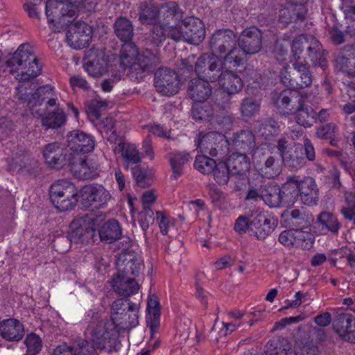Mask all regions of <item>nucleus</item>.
I'll use <instances>...</instances> for the list:
<instances>
[{"label":"nucleus","mask_w":355,"mask_h":355,"mask_svg":"<svg viewBox=\"0 0 355 355\" xmlns=\"http://www.w3.org/2000/svg\"><path fill=\"white\" fill-rule=\"evenodd\" d=\"M52 355H98L88 340H82L72 346L66 344L56 347Z\"/></svg>","instance_id":"a878e982"},{"label":"nucleus","mask_w":355,"mask_h":355,"mask_svg":"<svg viewBox=\"0 0 355 355\" xmlns=\"http://www.w3.org/2000/svg\"><path fill=\"white\" fill-rule=\"evenodd\" d=\"M191 157L186 152H175L171 155L170 164L173 170L171 178L177 179L182 174L183 166L190 162Z\"/></svg>","instance_id":"49530a36"},{"label":"nucleus","mask_w":355,"mask_h":355,"mask_svg":"<svg viewBox=\"0 0 355 355\" xmlns=\"http://www.w3.org/2000/svg\"><path fill=\"white\" fill-rule=\"evenodd\" d=\"M159 62V58L151 51L146 50L143 53L139 54L136 60L137 73L150 71L156 67Z\"/></svg>","instance_id":"37998d69"},{"label":"nucleus","mask_w":355,"mask_h":355,"mask_svg":"<svg viewBox=\"0 0 355 355\" xmlns=\"http://www.w3.org/2000/svg\"><path fill=\"white\" fill-rule=\"evenodd\" d=\"M107 107V103L99 99H93L87 107V113L89 117L97 119L100 117L101 112Z\"/></svg>","instance_id":"bf43d9fd"},{"label":"nucleus","mask_w":355,"mask_h":355,"mask_svg":"<svg viewBox=\"0 0 355 355\" xmlns=\"http://www.w3.org/2000/svg\"><path fill=\"white\" fill-rule=\"evenodd\" d=\"M115 326L114 322L107 318H94L89 322L85 336L95 349L112 352L116 347Z\"/></svg>","instance_id":"39448f33"},{"label":"nucleus","mask_w":355,"mask_h":355,"mask_svg":"<svg viewBox=\"0 0 355 355\" xmlns=\"http://www.w3.org/2000/svg\"><path fill=\"white\" fill-rule=\"evenodd\" d=\"M183 13L180 10L177 3L170 1L157 10V21L159 24L168 26V31L171 26H179L182 21Z\"/></svg>","instance_id":"6ab92c4d"},{"label":"nucleus","mask_w":355,"mask_h":355,"mask_svg":"<svg viewBox=\"0 0 355 355\" xmlns=\"http://www.w3.org/2000/svg\"><path fill=\"white\" fill-rule=\"evenodd\" d=\"M286 215L290 216L291 219L293 220L291 221L292 225L298 227L300 230L309 227L312 221L311 216L305 215L296 209L287 211Z\"/></svg>","instance_id":"3c124183"},{"label":"nucleus","mask_w":355,"mask_h":355,"mask_svg":"<svg viewBox=\"0 0 355 355\" xmlns=\"http://www.w3.org/2000/svg\"><path fill=\"white\" fill-rule=\"evenodd\" d=\"M293 67L298 74V79L295 80L294 89L309 87L312 83L313 77L306 60L293 61Z\"/></svg>","instance_id":"72a5a7b5"},{"label":"nucleus","mask_w":355,"mask_h":355,"mask_svg":"<svg viewBox=\"0 0 355 355\" xmlns=\"http://www.w3.org/2000/svg\"><path fill=\"white\" fill-rule=\"evenodd\" d=\"M114 31L124 43L130 42L133 35V26L129 19L120 17L115 22Z\"/></svg>","instance_id":"c03bdc74"},{"label":"nucleus","mask_w":355,"mask_h":355,"mask_svg":"<svg viewBox=\"0 0 355 355\" xmlns=\"http://www.w3.org/2000/svg\"><path fill=\"white\" fill-rule=\"evenodd\" d=\"M83 66L89 76L99 77L107 71V58L103 51L90 50L85 58Z\"/></svg>","instance_id":"a211bd4d"},{"label":"nucleus","mask_w":355,"mask_h":355,"mask_svg":"<svg viewBox=\"0 0 355 355\" xmlns=\"http://www.w3.org/2000/svg\"><path fill=\"white\" fill-rule=\"evenodd\" d=\"M293 61L305 60L306 56L314 65L324 67L323 51L319 41L311 35H300L291 45Z\"/></svg>","instance_id":"0eeeda50"},{"label":"nucleus","mask_w":355,"mask_h":355,"mask_svg":"<svg viewBox=\"0 0 355 355\" xmlns=\"http://www.w3.org/2000/svg\"><path fill=\"white\" fill-rule=\"evenodd\" d=\"M232 175L245 174L250 168V162L245 155L233 153L225 162Z\"/></svg>","instance_id":"e433bc0d"},{"label":"nucleus","mask_w":355,"mask_h":355,"mask_svg":"<svg viewBox=\"0 0 355 355\" xmlns=\"http://www.w3.org/2000/svg\"><path fill=\"white\" fill-rule=\"evenodd\" d=\"M139 19L142 24L157 22V9L151 0H141L139 6Z\"/></svg>","instance_id":"ea45409f"},{"label":"nucleus","mask_w":355,"mask_h":355,"mask_svg":"<svg viewBox=\"0 0 355 355\" xmlns=\"http://www.w3.org/2000/svg\"><path fill=\"white\" fill-rule=\"evenodd\" d=\"M282 161L284 162L286 166L291 168L293 170H297L303 167L305 164V159L303 157L299 156L297 154L284 155Z\"/></svg>","instance_id":"052dcab7"},{"label":"nucleus","mask_w":355,"mask_h":355,"mask_svg":"<svg viewBox=\"0 0 355 355\" xmlns=\"http://www.w3.org/2000/svg\"><path fill=\"white\" fill-rule=\"evenodd\" d=\"M112 286L120 295L129 296L139 290V284L135 279L130 276L115 275L112 280Z\"/></svg>","instance_id":"7c9ffc66"},{"label":"nucleus","mask_w":355,"mask_h":355,"mask_svg":"<svg viewBox=\"0 0 355 355\" xmlns=\"http://www.w3.org/2000/svg\"><path fill=\"white\" fill-rule=\"evenodd\" d=\"M334 329L344 340L355 343V320L351 315H338L334 322Z\"/></svg>","instance_id":"b1692460"},{"label":"nucleus","mask_w":355,"mask_h":355,"mask_svg":"<svg viewBox=\"0 0 355 355\" xmlns=\"http://www.w3.org/2000/svg\"><path fill=\"white\" fill-rule=\"evenodd\" d=\"M273 218L266 211H255L240 216L234 224V230L239 234L248 232L259 240L265 239L274 230Z\"/></svg>","instance_id":"20e7f679"},{"label":"nucleus","mask_w":355,"mask_h":355,"mask_svg":"<svg viewBox=\"0 0 355 355\" xmlns=\"http://www.w3.org/2000/svg\"><path fill=\"white\" fill-rule=\"evenodd\" d=\"M53 89L52 87L49 86H44L41 87L39 89H37L36 92H35L31 98L28 100V105L30 107L31 110H32L35 106L37 105H40L43 99L40 100V96L42 94H44L46 93H48L49 94H51V96H53ZM47 105L49 106L53 107L56 105V99L50 97L49 101H47Z\"/></svg>","instance_id":"de8ad7c7"},{"label":"nucleus","mask_w":355,"mask_h":355,"mask_svg":"<svg viewBox=\"0 0 355 355\" xmlns=\"http://www.w3.org/2000/svg\"><path fill=\"white\" fill-rule=\"evenodd\" d=\"M234 146L245 152H252L255 147V138L252 132L242 130L233 139Z\"/></svg>","instance_id":"a18cd8bd"},{"label":"nucleus","mask_w":355,"mask_h":355,"mask_svg":"<svg viewBox=\"0 0 355 355\" xmlns=\"http://www.w3.org/2000/svg\"><path fill=\"white\" fill-rule=\"evenodd\" d=\"M291 348L289 343L287 340H285L279 347H275L274 349L270 352L268 349L267 352L268 355H288V354L291 353Z\"/></svg>","instance_id":"774afa93"},{"label":"nucleus","mask_w":355,"mask_h":355,"mask_svg":"<svg viewBox=\"0 0 355 355\" xmlns=\"http://www.w3.org/2000/svg\"><path fill=\"white\" fill-rule=\"evenodd\" d=\"M205 33L202 21L191 16L182 19L179 26H171L168 35L176 42L184 41L198 45L204 40Z\"/></svg>","instance_id":"423d86ee"},{"label":"nucleus","mask_w":355,"mask_h":355,"mask_svg":"<svg viewBox=\"0 0 355 355\" xmlns=\"http://www.w3.org/2000/svg\"><path fill=\"white\" fill-rule=\"evenodd\" d=\"M279 126L277 121L272 119L265 120L260 124L258 132L266 139L278 133Z\"/></svg>","instance_id":"13d9d810"},{"label":"nucleus","mask_w":355,"mask_h":355,"mask_svg":"<svg viewBox=\"0 0 355 355\" xmlns=\"http://www.w3.org/2000/svg\"><path fill=\"white\" fill-rule=\"evenodd\" d=\"M296 93L291 89L284 90L272 97L273 103L277 109L284 114L293 113L295 110L293 99L296 98Z\"/></svg>","instance_id":"473e14b6"},{"label":"nucleus","mask_w":355,"mask_h":355,"mask_svg":"<svg viewBox=\"0 0 355 355\" xmlns=\"http://www.w3.org/2000/svg\"><path fill=\"white\" fill-rule=\"evenodd\" d=\"M211 173L218 184L224 185L228 182L231 172L225 162H219L216 163Z\"/></svg>","instance_id":"864d4df0"},{"label":"nucleus","mask_w":355,"mask_h":355,"mask_svg":"<svg viewBox=\"0 0 355 355\" xmlns=\"http://www.w3.org/2000/svg\"><path fill=\"white\" fill-rule=\"evenodd\" d=\"M117 275L130 276L135 279L143 266L141 259L133 252H123L120 254L116 261Z\"/></svg>","instance_id":"dca6fc26"},{"label":"nucleus","mask_w":355,"mask_h":355,"mask_svg":"<svg viewBox=\"0 0 355 355\" xmlns=\"http://www.w3.org/2000/svg\"><path fill=\"white\" fill-rule=\"evenodd\" d=\"M156 220L163 235H168L170 230L175 227V219L164 211L156 212Z\"/></svg>","instance_id":"8fccbe9b"},{"label":"nucleus","mask_w":355,"mask_h":355,"mask_svg":"<svg viewBox=\"0 0 355 355\" xmlns=\"http://www.w3.org/2000/svg\"><path fill=\"white\" fill-rule=\"evenodd\" d=\"M98 219L93 216H85L76 218L70 225L69 237L75 243H88L95 235Z\"/></svg>","instance_id":"9b49d317"},{"label":"nucleus","mask_w":355,"mask_h":355,"mask_svg":"<svg viewBox=\"0 0 355 355\" xmlns=\"http://www.w3.org/2000/svg\"><path fill=\"white\" fill-rule=\"evenodd\" d=\"M259 101L248 97L243 100L241 112L243 116L251 117L259 112Z\"/></svg>","instance_id":"6e6d98bb"},{"label":"nucleus","mask_w":355,"mask_h":355,"mask_svg":"<svg viewBox=\"0 0 355 355\" xmlns=\"http://www.w3.org/2000/svg\"><path fill=\"white\" fill-rule=\"evenodd\" d=\"M284 193L291 197L299 196L303 204L312 206L318 200V189L313 178L306 177L300 180L297 177H289L284 184Z\"/></svg>","instance_id":"9d476101"},{"label":"nucleus","mask_w":355,"mask_h":355,"mask_svg":"<svg viewBox=\"0 0 355 355\" xmlns=\"http://www.w3.org/2000/svg\"><path fill=\"white\" fill-rule=\"evenodd\" d=\"M132 173L139 187H146L150 184V173L147 168L136 166L132 169Z\"/></svg>","instance_id":"5fc2aeb1"},{"label":"nucleus","mask_w":355,"mask_h":355,"mask_svg":"<svg viewBox=\"0 0 355 355\" xmlns=\"http://www.w3.org/2000/svg\"><path fill=\"white\" fill-rule=\"evenodd\" d=\"M155 86L164 96H172L180 89V80L177 73L168 69H160L155 73Z\"/></svg>","instance_id":"2eb2a0df"},{"label":"nucleus","mask_w":355,"mask_h":355,"mask_svg":"<svg viewBox=\"0 0 355 355\" xmlns=\"http://www.w3.org/2000/svg\"><path fill=\"white\" fill-rule=\"evenodd\" d=\"M237 43L245 58V55L255 54L261 50V33L254 26L248 28L242 32Z\"/></svg>","instance_id":"f3484780"},{"label":"nucleus","mask_w":355,"mask_h":355,"mask_svg":"<svg viewBox=\"0 0 355 355\" xmlns=\"http://www.w3.org/2000/svg\"><path fill=\"white\" fill-rule=\"evenodd\" d=\"M236 44V35L230 29L216 31L212 35L209 42L212 53H225L223 58L224 66L228 67H239L245 62L243 53Z\"/></svg>","instance_id":"7ed1b4c3"},{"label":"nucleus","mask_w":355,"mask_h":355,"mask_svg":"<svg viewBox=\"0 0 355 355\" xmlns=\"http://www.w3.org/2000/svg\"><path fill=\"white\" fill-rule=\"evenodd\" d=\"M337 127L334 123H327L317 129L316 135L320 139L331 138L336 132Z\"/></svg>","instance_id":"338daca9"},{"label":"nucleus","mask_w":355,"mask_h":355,"mask_svg":"<svg viewBox=\"0 0 355 355\" xmlns=\"http://www.w3.org/2000/svg\"><path fill=\"white\" fill-rule=\"evenodd\" d=\"M114 121L112 117H107L103 121V129L107 137V139L110 142L116 144L119 139L115 132V130H114Z\"/></svg>","instance_id":"e2e57ef3"},{"label":"nucleus","mask_w":355,"mask_h":355,"mask_svg":"<svg viewBox=\"0 0 355 355\" xmlns=\"http://www.w3.org/2000/svg\"><path fill=\"white\" fill-rule=\"evenodd\" d=\"M126 300L123 299L116 300L112 305V322L116 324L117 321L116 315H123L126 309Z\"/></svg>","instance_id":"69168bd1"},{"label":"nucleus","mask_w":355,"mask_h":355,"mask_svg":"<svg viewBox=\"0 0 355 355\" xmlns=\"http://www.w3.org/2000/svg\"><path fill=\"white\" fill-rule=\"evenodd\" d=\"M227 141L223 134L218 132H200L195 139V145L202 153L212 157L218 155Z\"/></svg>","instance_id":"ddd939ff"},{"label":"nucleus","mask_w":355,"mask_h":355,"mask_svg":"<svg viewBox=\"0 0 355 355\" xmlns=\"http://www.w3.org/2000/svg\"><path fill=\"white\" fill-rule=\"evenodd\" d=\"M168 31L167 34H168V26H164L162 24H159L155 25L153 29L152 33V38L153 42L157 44H161L166 38V31ZM169 36V35H168Z\"/></svg>","instance_id":"0e129e2a"},{"label":"nucleus","mask_w":355,"mask_h":355,"mask_svg":"<svg viewBox=\"0 0 355 355\" xmlns=\"http://www.w3.org/2000/svg\"><path fill=\"white\" fill-rule=\"evenodd\" d=\"M253 162L257 173L266 178L277 176L282 170V161L278 154L274 153V148L263 146L254 153Z\"/></svg>","instance_id":"1a4fd4ad"},{"label":"nucleus","mask_w":355,"mask_h":355,"mask_svg":"<svg viewBox=\"0 0 355 355\" xmlns=\"http://www.w3.org/2000/svg\"><path fill=\"white\" fill-rule=\"evenodd\" d=\"M284 185L282 191L279 186L266 184L262 189V200L270 207H276L280 205L284 196H288L287 192L284 193Z\"/></svg>","instance_id":"f704fd0d"},{"label":"nucleus","mask_w":355,"mask_h":355,"mask_svg":"<svg viewBox=\"0 0 355 355\" xmlns=\"http://www.w3.org/2000/svg\"><path fill=\"white\" fill-rule=\"evenodd\" d=\"M216 162L214 159L204 155H197L194 162V167L196 170L203 174H211Z\"/></svg>","instance_id":"603ef678"},{"label":"nucleus","mask_w":355,"mask_h":355,"mask_svg":"<svg viewBox=\"0 0 355 355\" xmlns=\"http://www.w3.org/2000/svg\"><path fill=\"white\" fill-rule=\"evenodd\" d=\"M146 322L152 333H154L159 326L160 307L156 297L151 296L147 304Z\"/></svg>","instance_id":"58836bf2"},{"label":"nucleus","mask_w":355,"mask_h":355,"mask_svg":"<svg viewBox=\"0 0 355 355\" xmlns=\"http://www.w3.org/2000/svg\"><path fill=\"white\" fill-rule=\"evenodd\" d=\"M98 235L105 243H111L119 239L121 235V229L116 220H109L101 225L98 229Z\"/></svg>","instance_id":"c9c22d12"},{"label":"nucleus","mask_w":355,"mask_h":355,"mask_svg":"<svg viewBox=\"0 0 355 355\" xmlns=\"http://www.w3.org/2000/svg\"><path fill=\"white\" fill-rule=\"evenodd\" d=\"M154 213L151 209H144L139 214V225L144 232L154 223Z\"/></svg>","instance_id":"680f3d73"},{"label":"nucleus","mask_w":355,"mask_h":355,"mask_svg":"<svg viewBox=\"0 0 355 355\" xmlns=\"http://www.w3.org/2000/svg\"><path fill=\"white\" fill-rule=\"evenodd\" d=\"M279 241L286 247H304V243L312 242L311 234L300 229L283 231L279 236Z\"/></svg>","instance_id":"5701e85b"},{"label":"nucleus","mask_w":355,"mask_h":355,"mask_svg":"<svg viewBox=\"0 0 355 355\" xmlns=\"http://www.w3.org/2000/svg\"><path fill=\"white\" fill-rule=\"evenodd\" d=\"M212 114V110L207 105L196 103L191 109L192 117L196 121L210 120Z\"/></svg>","instance_id":"4d7b16f0"},{"label":"nucleus","mask_w":355,"mask_h":355,"mask_svg":"<svg viewBox=\"0 0 355 355\" xmlns=\"http://www.w3.org/2000/svg\"><path fill=\"white\" fill-rule=\"evenodd\" d=\"M8 71L19 81L29 80L40 74L42 66L34 54L32 47L27 44L20 45L7 60Z\"/></svg>","instance_id":"f03ea898"},{"label":"nucleus","mask_w":355,"mask_h":355,"mask_svg":"<svg viewBox=\"0 0 355 355\" xmlns=\"http://www.w3.org/2000/svg\"><path fill=\"white\" fill-rule=\"evenodd\" d=\"M336 67L348 77L354 78L353 81L346 80L344 83L355 89V48L346 50L344 55L338 57Z\"/></svg>","instance_id":"393cba45"},{"label":"nucleus","mask_w":355,"mask_h":355,"mask_svg":"<svg viewBox=\"0 0 355 355\" xmlns=\"http://www.w3.org/2000/svg\"><path fill=\"white\" fill-rule=\"evenodd\" d=\"M85 0H47L46 15L55 31L68 27L67 40L75 49L87 47L92 40V29L83 21H75L77 6Z\"/></svg>","instance_id":"f257e3e1"},{"label":"nucleus","mask_w":355,"mask_h":355,"mask_svg":"<svg viewBox=\"0 0 355 355\" xmlns=\"http://www.w3.org/2000/svg\"><path fill=\"white\" fill-rule=\"evenodd\" d=\"M81 203L85 207L99 208L111 199L110 191L101 184H90L83 187L80 191Z\"/></svg>","instance_id":"4468645a"},{"label":"nucleus","mask_w":355,"mask_h":355,"mask_svg":"<svg viewBox=\"0 0 355 355\" xmlns=\"http://www.w3.org/2000/svg\"><path fill=\"white\" fill-rule=\"evenodd\" d=\"M43 155L46 163L51 168L62 166L67 159L63 148L58 143L46 145Z\"/></svg>","instance_id":"c756f323"},{"label":"nucleus","mask_w":355,"mask_h":355,"mask_svg":"<svg viewBox=\"0 0 355 355\" xmlns=\"http://www.w3.org/2000/svg\"><path fill=\"white\" fill-rule=\"evenodd\" d=\"M113 150L115 153L121 154L127 165L137 164L141 161L139 150L135 144L119 139V143L113 147Z\"/></svg>","instance_id":"2f4dec72"},{"label":"nucleus","mask_w":355,"mask_h":355,"mask_svg":"<svg viewBox=\"0 0 355 355\" xmlns=\"http://www.w3.org/2000/svg\"><path fill=\"white\" fill-rule=\"evenodd\" d=\"M318 225L321 231L337 234L340 229V223L337 217L328 211L322 212L318 217Z\"/></svg>","instance_id":"a19ab883"},{"label":"nucleus","mask_w":355,"mask_h":355,"mask_svg":"<svg viewBox=\"0 0 355 355\" xmlns=\"http://www.w3.org/2000/svg\"><path fill=\"white\" fill-rule=\"evenodd\" d=\"M189 96L196 103L205 101L211 94V88L208 82L199 78L192 79L188 86Z\"/></svg>","instance_id":"c85d7f7f"},{"label":"nucleus","mask_w":355,"mask_h":355,"mask_svg":"<svg viewBox=\"0 0 355 355\" xmlns=\"http://www.w3.org/2000/svg\"><path fill=\"white\" fill-rule=\"evenodd\" d=\"M308 96L302 94L298 98V106L294 110L295 119L300 125L305 128L311 126L316 122V112L306 103Z\"/></svg>","instance_id":"4be33fe9"},{"label":"nucleus","mask_w":355,"mask_h":355,"mask_svg":"<svg viewBox=\"0 0 355 355\" xmlns=\"http://www.w3.org/2000/svg\"><path fill=\"white\" fill-rule=\"evenodd\" d=\"M68 146L74 152L87 153L92 151L95 140L91 135L80 130H73L67 136Z\"/></svg>","instance_id":"412c9836"},{"label":"nucleus","mask_w":355,"mask_h":355,"mask_svg":"<svg viewBox=\"0 0 355 355\" xmlns=\"http://www.w3.org/2000/svg\"><path fill=\"white\" fill-rule=\"evenodd\" d=\"M223 65L216 55L204 54L196 62L195 71L199 78L207 82H215L223 72Z\"/></svg>","instance_id":"f8f14e48"},{"label":"nucleus","mask_w":355,"mask_h":355,"mask_svg":"<svg viewBox=\"0 0 355 355\" xmlns=\"http://www.w3.org/2000/svg\"><path fill=\"white\" fill-rule=\"evenodd\" d=\"M41 121L42 126L45 127L46 129L58 128L64 124L66 114L62 109L58 108L41 116Z\"/></svg>","instance_id":"79ce46f5"},{"label":"nucleus","mask_w":355,"mask_h":355,"mask_svg":"<svg viewBox=\"0 0 355 355\" xmlns=\"http://www.w3.org/2000/svg\"><path fill=\"white\" fill-rule=\"evenodd\" d=\"M217 80L220 89L228 95L239 93L243 87L241 78L232 71H223Z\"/></svg>","instance_id":"bb28decb"},{"label":"nucleus","mask_w":355,"mask_h":355,"mask_svg":"<svg viewBox=\"0 0 355 355\" xmlns=\"http://www.w3.org/2000/svg\"><path fill=\"white\" fill-rule=\"evenodd\" d=\"M24 334L23 324L17 320L10 318L0 322V335L8 341H19Z\"/></svg>","instance_id":"cd10ccee"},{"label":"nucleus","mask_w":355,"mask_h":355,"mask_svg":"<svg viewBox=\"0 0 355 355\" xmlns=\"http://www.w3.org/2000/svg\"><path fill=\"white\" fill-rule=\"evenodd\" d=\"M71 171L78 178L83 180L92 179L97 175L98 164L92 160L85 159L77 155L72 160L69 159Z\"/></svg>","instance_id":"aec40b11"},{"label":"nucleus","mask_w":355,"mask_h":355,"mask_svg":"<svg viewBox=\"0 0 355 355\" xmlns=\"http://www.w3.org/2000/svg\"><path fill=\"white\" fill-rule=\"evenodd\" d=\"M138 55L137 49L133 43H124L121 50V65L124 69L130 68L132 71H137L136 60Z\"/></svg>","instance_id":"4c0bfd02"},{"label":"nucleus","mask_w":355,"mask_h":355,"mask_svg":"<svg viewBox=\"0 0 355 355\" xmlns=\"http://www.w3.org/2000/svg\"><path fill=\"white\" fill-rule=\"evenodd\" d=\"M50 198L55 207L60 211L73 209L78 200L76 186L66 180H59L50 187Z\"/></svg>","instance_id":"6e6552de"},{"label":"nucleus","mask_w":355,"mask_h":355,"mask_svg":"<svg viewBox=\"0 0 355 355\" xmlns=\"http://www.w3.org/2000/svg\"><path fill=\"white\" fill-rule=\"evenodd\" d=\"M26 347V353L24 355H37L43 345L42 338L36 334L31 333L28 334L24 342Z\"/></svg>","instance_id":"09e8293b"}]
</instances>
